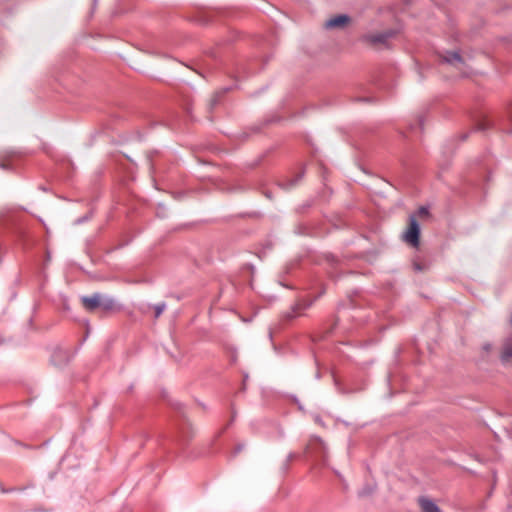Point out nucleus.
I'll return each mask as SVG.
<instances>
[{
  "label": "nucleus",
  "instance_id": "obj_5",
  "mask_svg": "<svg viewBox=\"0 0 512 512\" xmlns=\"http://www.w3.org/2000/svg\"><path fill=\"white\" fill-rule=\"evenodd\" d=\"M418 503L421 507L422 512H441L438 505L427 497H420Z\"/></svg>",
  "mask_w": 512,
  "mask_h": 512
},
{
  "label": "nucleus",
  "instance_id": "obj_18",
  "mask_svg": "<svg viewBox=\"0 0 512 512\" xmlns=\"http://www.w3.org/2000/svg\"><path fill=\"white\" fill-rule=\"evenodd\" d=\"M293 457H294V454H292V453H291V454H289V456H288V460H291Z\"/></svg>",
  "mask_w": 512,
  "mask_h": 512
},
{
  "label": "nucleus",
  "instance_id": "obj_3",
  "mask_svg": "<svg viewBox=\"0 0 512 512\" xmlns=\"http://www.w3.org/2000/svg\"><path fill=\"white\" fill-rule=\"evenodd\" d=\"M349 21L350 17L348 15L340 14L327 20L325 23V27L327 29L343 28L346 24L349 23Z\"/></svg>",
  "mask_w": 512,
  "mask_h": 512
},
{
  "label": "nucleus",
  "instance_id": "obj_11",
  "mask_svg": "<svg viewBox=\"0 0 512 512\" xmlns=\"http://www.w3.org/2000/svg\"><path fill=\"white\" fill-rule=\"evenodd\" d=\"M304 172H301L295 179L290 180V182L286 185V188H290L295 186L303 177Z\"/></svg>",
  "mask_w": 512,
  "mask_h": 512
},
{
  "label": "nucleus",
  "instance_id": "obj_7",
  "mask_svg": "<svg viewBox=\"0 0 512 512\" xmlns=\"http://www.w3.org/2000/svg\"><path fill=\"white\" fill-rule=\"evenodd\" d=\"M115 306V301L112 298L103 296L100 294V308L105 311L113 309Z\"/></svg>",
  "mask_w": 512,
  "mask_h": 512
},
{
  "label": "nucleus",
  "instance_id": "obj_13",
  "mask_svg": "<svg viewBox=\"0 0 512 512\" xmlns=\"http://www.w3.org/2000/svg\"><path fill=\"white\" fill-rule=\"evenodd\" d=\"M244 448V445L243 444H238L236 447H235V450H234V455L238 454L239 452H241Z\"/></svg>",
  "mask_w": 512,
  "mask_h": 512
},
{
  "label": "nucleus",
  "instance_id": "obj_4",
  "mask_svg": "<svg viewBox=\"0 0 512 512\" xmlns=\"http://www.w3.org/2000/svg\"><path fill=\"white\" fill-rule=\"evenodd\" d=\"M82 303L86 310L93 311L96 308H100V294L95 293L91 296L82 297Z\"/></svg>",
  "mask_w": 512,
  "mask_h": 512
},
{
  "label": "nucleus",
  "instance_id": "obj_2",
  "mask_svg": "<svg viewBox=\"0 0 512 512\" xmlns=\"http://www.w3.org/2000/svg\"><path fill=\"white\" fill-rule=\"evenodd\" d=\"M442 61L457 68H460L462 65H464V60L458 51L445 52L442 55Z\"/></svg>",
  "mask_w": 512,
  "mask_h": 512
},
{
  "label": "nucleus",
  "instance_id": "obj_12",
  "mask_svg": "<svg viewBox=\"0 0 512 512\" xmlns=\"http://www.w3.org/2000/svg\"><path fill=\"white\" fill-rule=\"evenodd\" d=\"M418 214L420 216L428 215V208L424 206L420 207L418 210Z\"/></svg>",
  "mask_w": 512,
  "mask_h": 512
},
{
  "label": "nucleus",
  "instance_id": "obj_16",
  "mask_svg": "<svg viewBox=\"0 0 512 512\" xmlns=\"http://www.w3.org/2000/svg\"><path fill=\"white\" fill-rule=\"evenodd\" d=\"M414 267L416 270H419V271L422 270V267L419 264H415Z\"/></svg>",
  "mask_w": 512,
  "mask_h": 512
},
{
  "label": "nucleus",
  "instance_id": "obj_1",
  "mask_svg": "<svg viewBox=\"0 0 512 512\" xmlns=\"http://www.w3.org/2000/svg\"><path fill=\"white\" fill-rule=\"evenodd\" d=\"M419 237H420V225L416 220L414 215L409 217V227L403 234V239L406 243L410 244L412 247L419 246Z\"/></svg>",
  "mask_w": 512,
  "mask_h": 512
},
{
  "label": "nucleus",
  "instance_id": "obj_15",
  "mask_svg": "<svg viewBox=\"0 0 512 512\" xmlns=\"http://www.w3.org/2000/svg\"><path fill=\"white\" fill-rule=\"evenodd\" d=\"M491 348V345L490 344H485L483 345V349L486 350V351H489Z\"/></svg>",
  "mask_w": 512,
  "mask_h": 512
},
{
  "label": "nucleus",
  "instance_id": "obj_6",
  "mask_svg": "<svg viewBox=\"0 0 512 512\" xmlns=\"http://www.w3.org/2000/svg\"><path fill=\"white\" fill-rule=\"evenodd\" d=\"M512 358V335L508 337L503 345V351L501 354L502 362H506Z\"/></svg>",
  "mask_w": 512,
  "mask_h": 512
},
{
  "label": "nucleus",
  "instance_id": "obj_10",
  "mask_svg": "<svg viewBox=\"0 0 512 512\" xmlns=\"http://www.w3.org/2000/svg\"><path fill=\"white\" fill-rule=\"evenodd\" d=\"M304 307H302L301 304L297 303L291 308V312H288L285 316L288 319H292L296 316L299 310H303Z\"/></svg>",
  "mask_w": 512,
  "mask_h": 512
},
{
  "label": "nucleus",
  "instance_id": "obj_8",
  "mask_svg": "<svg viewBox=\"0 0 512 512\" xmlns=\"http://www.w3.org/2000/svg\"><path fill=\"white\" fill-rule=\"evenodd\" d=\"M153 309H154V318L157 319L160 317V315L166 309V304H165V302L158 303L153 306Z\"/></svg>",
  "mask_w": 512,
  "mask_h": 512
},
{
  "label": "nucleus",
  "instance_id": "obj_17",
  "mask_svg": "<svg viewBox=\"0 0 512 512\" xmlns=\"http://www.w3.org/2000/svg\"><path fill=\"white\" fill-rule=\"evenodd\" d=\"M509 117H510V120H511V122H512V106H511V107H510V109H509Z\"/></svg>",
  "mask_w": 512,
  "mask_h": 512
},
{
  "label": "nucleus",
  "instance_id": "obj_14",
  "mask_svg": "<svg viewBox=\"0 0 512 512\" xmlns=\"http://www.w3.org/2000/svg\"><path fill=\"white\" fill-rule=\"evenodd\" d=\"M487 128H488V124H487V125H486V124H479V125H478V129H479V130H485V129H487Z\"/></svg>",
  "mask_w": 512,
  "mask_h": 512
},
{
  "label": "nucleus",
  "instance_id": "obj_9",
  "mask_svg": "<svg viewBox=\"0 0 512 512\" xmlns=\"http://www.w3.org/2000/svg\"><path fill=\"white\" fill-rule=\"evenodd\" d=\"M389 36L390 35L387 33L376 34V35L371 36V41L373 43H384L388 39Z\"/></svg>",
  "mask_w": 512,
  "mask_h": 512
}]
</instances>
